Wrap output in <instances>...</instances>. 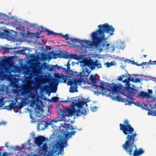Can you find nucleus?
I'll list each match as a JSON object with an SVG mask.
<instances>
[{"label":"nucleus","mask_w":156,"mask_h":156,"mask_svg":"<svg viewBox=\"0 0 156 156\" xmlns=\"http://www.w3.org/2000/svg\"><path fill=\"white\" fill-rule=\"evenodd\" d=\"M99 29L93 32L91 35L92 41L87 40H80V46L84 47L87 45L95 46L98 50L101 48V42L104 40H107L108 37L105 38L104 34L109 33L111 35H113L115 31V28L111 25L108 23L103 25L100 24L98 26Z\"/></svg>","instance_id":"f257e3e1"},{"label":"nucleus","mask_w":156,"mask_h":156,"mask_svg":"<svg viewBox=\"0 0 156 156\" xmlns=\"http://www.w3.org/2000/svg\"><path fill=\"white\" fill-rule=\"evenodd\" d=\"M124 124L121 123L119 124L120 129L122 131L124 134L127 135L123 147L126 149L127 147L132 146L133 144L134 138H135L137 134L135 133L134 128L132 127L129 124L128 120L125 119L123 122Z\"/></svg>","instance_id":"f03ea898"},{"label":"nucleus","mask_w":156,"mask_h":156,"mask_svg":"<svg viewBox=\"0 0 156 156\" xmlns=\"http://www.w3.org/2000/svg\"><path fill=\"white\" fill-rule=\"evenodd\" d=\"M99 62V60L98 59L93 61L90 58H85L83 61V65L84 68L83 71L80 73L79 76L81 77L88 76L91 71L87 67H88L91 70H94L96 67L98 69L102 68L101 64Z\"/></svg>","instance_id":"7ed1b4c3"},{"label":"nucleus","mask_w":156,"mask_h":156,"mask_svg":"<svg viewBox=\"0 0 156 156\" xmlns=\"http://www.w3.org/2000/svg\"><path fill=\"white\" fill-rule=\"evenodd\" d=\"M137 140V139L134 138V141L133 142V144L132 145V147H127L126 149L123 147V145L124 144H123L122 147L123 149L126 152L130 155H131L132 154L133 151V148L135 147V149L133 153V156H139L144 153V150H143L142 148H140L139 149H138L136 145H135L134 142Z\"/></svg>","instance_id":"20e7f679"},{"label":"nucleus","mask_w":156,"mask_h":156,"mask_svg":"<svg viewBox=\"0 0 156 156\" xmlns=\"http://www.w3.org/2000/svg\"><path fill=\"white\" fill-rule=\"evenodd\" d=\"M82 81L81 79L76 78L73 80H70L68 82V85H70L69 92L71 93L78 92L77 85L81 83Z\"/></svg>","instance_id":"39448f33"},{"label":"nucleus","mask_w":156,"mask_h":156,"mask_svg":"<svg viewBox=\"0 0 156 156\" xmlns=\"http://www.w3.org/2000/svg\"><path fill=\"white\" fill-rule=\"evenodd\" d=\"M137 90L133 87L128 86L126 91L122 93V94L126 96L127 98L132 97L136 93Z\"/></svg>","instance_id":"423d86ee"},{"label":"nucleus","mask_w":156,"mask_h":156,"mask_svg":"<svg viewBox=\"0 0 156 156\" xmlns=\"http://www.w3.org/2000/svg\"><path fill=\"white\" fill-rule=\"evenodd\" d=\"M100 86H102V87H99L98 88L100 89L102 91V93L103 94L105 95H109L111 97L112 94V90L110 87V86H108V88H105L104 86V84L102 83H100Z\"/></svg>","instance_id":"0eeeda50"},{"label":"nucleus","mask_w":156,"mask_h":156,"mask_svg":"<svg viewBox=\"0 0 156 156\" xmlns=\"http://www.w3.org/2000/svg\"><path fill=\"white\" fill-rule=\"evenodd\" d=\"M98 75L96 74L95 75H93V74H91L90 76V79L91 81V83H92L93 85L95 87V89L98 88L99 87H102V86H100V84L98 85L97 84V82H99L100 81L99 79H97L96 78V76ZM100 82L101 83V81L100 80Z\"/></svg>","instance_id":"6e6552de"},{"label":"nucleus","mask_w":156,"mask_h":156,"mask_svg":"<svg viewBox=\"0 0 156 156\" xmlns=\"http://www.w3.org/2000/svg\"><path fill=\"white\" fill-rule=\"evenodd\" d=\"M65 112H66V114L67 113H68V114H67V116L69 117L71 116L72 115H75L77 117L79 115V114L77 113V110L75 109L74 108L71 109L68 108L66 109Z\"/></svg>","instance_id":"1a4fd4ad"},{"label":"nucleus","mask_w":156,"mask_h":156,"mask_svg":"<svg viewBox=\"0 0 156 156\" xmlns=\"http://www.w3.org/2000/svg\"><path fill=\"white\" fill-rule=\"evenodd\" d=\"M0 37L10 39L11 38V34L7 30H2V31H0Z\"/></svg>","instance_id":"9d476101"},{"label":"nucleus","mask_w":156,"mask_h":156,"mask_svg":"<svg viewBox=\"0 0 156 156\" xmlns=\"http://www.w3.org/2000/svg\"><path fill=\"white\" fill-rule=\"evenodd\" d=\"M35 143L38 147L41 145L43 142L45 140V138L44 136H39L38 137H35L34 139Z\"/></svg>","instance_id":"9b49d317"},{"label":"nucleus","mask_w":156,"mask_h":156,"mask_svg":"<svg viewBox=\"0 0 156 156\" xmlns=\"http://www.w3.org/2000/svg\"><path fill=\"white\" fill-rule=\"evenodd\" d=\"M56 77L61 80H62V82L65 83H66L67 82L68 83L69 80H71L70 79H68L69 77L68 76L64 75L63 74L58 73L56 74Z\"/></svg>","instance_id":"f8f14e48"},{"label":"nucleus","mask_w":156,"mask_h":156,"mask_svg":"<svg viewBox=\"0 0 156 156\" xmlns=\"http://www.w3.org/2000/svg\"><path fill=\"white\" fill-rule=\"evenodd\" d=\"M110 86L112 90V95H115L118 93L120 91L121 88V87L118 86H113L111 84H108Z\"/></svg>","instance_id":"ddd939ff"},{"label":"nucleus","mask_w":156,"mask_h":156,"mask_svg":"<svg viewBox=\"0 0 156 156\" xmlns=\"http://www.w3.org/2000/svg\"><path fill=\"white\" fill-rule=\"evenodd\" d=\"M101 46H102L103 48L105 47L107 49H108L112 52L115 49V45L107 43V42H105L104 44H101Z\"/></svg>","instance_id":"4468645a"},{"label":"nucleus","mask_w":156,"mask_h":156,"mask_svg":"<svg viewBox=\"0 0 156 156\" xmlns=\"http://www.w3.org/2000/svg\"><path fill=\"white\" fill-rule=\"evenodd\" d=\"M126 101L130 105H131L132 104H134L137 106L140 105V102L136 100L133 99V97L126 98Z\"/></svg>","instance_id":"2eb2a0df"},{"label":"nucleus","mask_w":156,"mask_h":156,"mask_svg":"<svg viewBox=\"0 0 156 156\" xmlns=\"http://www.w3.org/2000/svg\"><path fill=\"white\" fill-rule=\"evenodd\" d=\"M87 102H84V101H79L78 102H72V105L73 107L77 106L79 108H82L83 106Z\"/></svg>","instance_id":"dca6fc26"},{"label":"nucleus","mask_w":156,"mask_h":156,"mask_svg":"<svg viewBox=\"0 0 156 156\" xmlns=\"http://www.w3.org/2000/svg\"><path fill=\"white\" fill-rule=\"evenodd\" d=\"M47 65L45 62H43V64L38 65L37 66V68L36 69V71L38 73L41 71L43 69H45L47 68Z\"/></svg>","instance_id":"f3484780"},{"label":"nucleus","mask_w":156,"mask_h":156,"mask_svg":"<svg viewBox=\"0 0 156 156\" xmlns=\"http://www.w3.org/2000/svg\"><path fill=\"white\" fill-rule=\"evenodd\" d=\"M111 97L113 99L119 101H126V99L123 98L119 95H117V94L115 95H112Z\"/></svg>","instance_id":"a211bd4d"},{"label":"nucleus","mask_w":156,"mask_h":156,"mask_svg":"<svg viewBox=\"0 0 156 156\" xmlns=\"http://www.w3.org/2000/svg\"><path fill=\"white\" fill-rule=\"evenodd\" d=\"M125 48L124 43L120 41L117 42L115 45V48L119 50H123Z\"/></svg>","instance_id":"6ab92c4d"},{"label":"nucleus","mask_w":156,"mask_h":156,"mask_svg":"<svg viewBox=\"0 0 156 156\" xmlns=\"http://www.w3.org/2000/svg\"><path fill=\"white\" fill-rule=\"evenodd\" d=\"M139 96H140L143 98H147L151 97V95L148 94L147 92H144L143 91H141L138 94Z\"/></svg>","instance_id":"aec40b11"},{"label":"nucleus","mask_w":156,"mask_h":156,"mask_svg":"<svg viewBox=\"0 0 156 156\" xmlns=\"http://www.w3.org/2000/svg\"><path fill=\"white\" fill-rule=\"evenodd\" d=\"M80 40L77 39V38H74L73 39H71V44L73 46L77 47L79 46H80V45H79L78 43H79L80 44Z\"/></svg>","instance_id":"412c9836"},{"label":"nucleus","mask_w":156,"mask_h":156,"mask_svg":"<svg viewBox=\"0 0 156 156\" xmlns=\"http://www.w3.org/2000/svg\"><path fill=\"white\" fill-rule=\"evenodd\" d=\"M62 114H59L58 117V120L61 121L63 120L66 116H67V114H66L65 111H63L62 112Z\"/></svg>","instance_id":"4be33fe9"},{"label":"nucleus","mask_w":156,"mask_h":156,"mask_svg":"<svg viewBox=\"0 0 156 156\" xmlns=\"http://www.w3.org/2000/svg\"><path fill=\"white\" fill-rule=\"evenodd\" d=\"M61 57L60 58H63L66 59L69 58L70 55L67 52H64L63 51H60Z\"/></svg>","instance_id":"5701e85b"},{"label":"nucleus","mask_w":156,"mask_h":156,"mask_svg":"<svg viewBox=\"0 0 156 156\" xmlns=\"http://www.w3.org/2000/svg\"><path fill=\"white\" fill-rule=\"evenodd\" d=\"M48 148V147L47 144L45 143L42 146L40 147V149L41 151H44L45 153H46L47 152H48V151H47Z\"/></svg>","instance_id":"b1692460"},{"label":"nucleus","mask_w":156,"mask_h":156,"mask_svg":"<svg viewBox=\"0 0 156 156\" xmlns=\"http://www.w3.org/2000/svg\"><path fill=\"white\" fill-rule=\"evenodd\" d=\"M15 103H10L8 106H6L5 107V109L9 111H11L13 109Z\"/></svg>","instance_id":"393cba45"},{"label":"nucleus","mask_w":156,"mask_h":156,"mask_svg":"<svg viewBox=\"0 0 156 156\" xmlns=\"http://www.w3.org/2000/svg\"><path fill=\"white\" fill-rule=\"evenodd\" d=\"M77 113H80L81 114H83L84 115H86L87 114V112L86 110V109L84 108H82L81 110H77Z\"/></svg>","instance_id":"a878e982"},{"label":"nucleus","mask_w":156,"mask_h":156,"mask_svg":"<svg viewBox=\"0 0 156 156\" xmlns=\"http://www.w3.org/2000/svg\"><path fill=\"white\" fill-rule=\"evenodd\" d=\"M49 88L52 90V92L55 93L57 91V87L54 86V83H51L49 85Z\"/></svg>","instance_id":"bb28decb"},{"label":"nucleus","mask_w":156,"mask_h":156,"mask_svg":"<svg viewBox=\"0 0 156 156\" xmlns=\"http://www.w3.org/2000/svg\"><path fill=\"white\" fill-rule=\"evenodd\" d=\"M150 107L152 109V112L154 115L156 116V103L154 105H150Z\"/></svg>","instance_id":"cd10ccee"},{"label":"nucleus","mask_w":156,"mask_h":156,"mask_svg":"<svg viewBox=\"0 0 156 156\" xmlns=\"http://www.w3.org/2000/svg\"><path fill=\"white\" fill-rule=\"evenodd\" d=\"M45 31L47 32V35H50L52 34H54L55 35H58V33H54L53 31H51L49 29H46Z\"/></svg>","instance_id":"c85d7f7f"},{"label":"nucleus","mask_w":156,"mask_h":156,"mask_svg":"<svg viewBox=\"0 0 156 156\" xmlns=\"http://www.w3.org/2000/svg\"><path fill=\"white\" fill-rule=\"evenodd\" d=\"M52 55L53 56V58L54 59H56L57 58H60L61 57V53L60 51L59 52L57 53H55L54 52H52Z\"/></svg>","instance_id":"c756f323"},{"label":"nucleus","mask_w":156,"mask_h":156,"mask_svg":"<svg viewBox=\"0 0 156 156\" xmlns=\"http://www.w3.org/2000/svg\"><path fill=\"white\" fill-rule=\"evenodd\" d=\"M43 124L44 125V127L48 126L49 124L47 122H46L45 121H41V122L39 124V126H41Z\"/></svg>","instance_id":"7c9ffc66"},{"label":"nucleus","mask_w":156,"mask_h":156,"mask_svg":"<svg viewBox=\"0 0 156 156\" xmlns=\"http://www.w3.org/2000/svg\"><path fill=\"white\" fill-rule=\"evenodd\" d=\"M78 56L74 54H71L70 55V59L73 58L75 59H78Z\"/></svg>","instance_id":"2f4dec72"},{"label":"nucleus","mask_w":156,"mask_h":156,"mask_svg":"<svg viewBox=\"0 0 156 156\" xmlns=\"http://www.w3.org/2000/svg\"><path fill=\"white\" fill-rule=\"evenodd\" d=\"M130 80H129L128 78V79H126L125 80L122 81V82L123 83H126V84L128 85V87L129 86V85H130Z\"/></svg>","instance_id":"473e14b6"},{"label":"nucleus","mask_w":156,"mask_h":156,"mask_svg":"<svg viewBox=\"0 0 156 156\" xmlns=\"http://www.w3.org/2000/svg\"><path fill=\"white\" fill-rule=\"evenodd\" d=\"M105 64L106 65V66L108 67H110L111 66L114 65L113 62V61H112L110 63H109L108 62H106Z\"/></svg>","instance_id":"72a5a7b5"},{"label":"nucleus","mask_w":156,"mask_h":156,"mask_svg":"<svg viewBox=\"0 0 156 156\" xmlns=\"http://www.w3.org/2000/svg\"><path fill=\"white\" fill-rule=\"evenodd\" d=\"M125 77V76L124 75H122L121 76H118V78H117V80H118V81H123L122 80V78H124Z\"/></svg>","instance_id":"f704fd0d"},{"label":"nucleus","mask_w":156,"mask_h":156,"mask_svg":"<svg viewBox=\"0 0 156 156\" xmlns=\"http://www.w3.org/2000/svg\"><path fill=\"white\" fill-rule=\"evenodd\" d=\"M91 111L93 112H95L98 109V108L96 106H94L91 108Z\"/></svg>","instance_id":"c9c22d12"},{"label":"nucleus","mask_w":156,"mask_h":156,"mask_svg":"<svg viewBox=\"0 0 156 156\" xmlns=\"http://www.w3.org/2000/svg\"><path fill=\"white\" fill-rule=\"evenodd\" d=\"M23 107V104L21 103L18 105L17 108L19 110H20Z\"/></svg>","instance_id":"e433bc0d"},{"label":"nucleus","mask_w":156,"mask_h":156,"mask_svg":"<svg viewBox=\"0 0 156 156\" xmlns=\"http://www.w3.org/2000/svg\"><path fill=\"white\" fill-rule=\"evenodd\" d=\"M148 62V63H149L150 65H156V61H153L152 62L151 60H150Z\"/></svg>","instance_id":"4c0bfd02"},{"label":"nucleus","mask_w":156,"mask_h":156,"mask_svg":"<svg viewBox=\"0 0 156 156\" xmlns=\"http://www.w3.org/2000/svg\"><path fill=\"white\" fill-rule=\"evenodd\" d=\"M141 79L140 78H136L135 79V81L134 83H136L137 82L138 83H140V80Z\"/></svg>","instance_id":"58836bf2"},{"label":"nucleus","mask_w":156,"mask_h":156,"mask_svg":"<svg viewBox=\"0 0 156 156\" xmlns=\"http://www.w3.org/2000/svg\"><path fill=\"white\" fill-rule=\"evenodd\" d=\"M148 64V62H143L142 63V69H144V66H147V64Z\"/></svg>","instance_id":"ea45409f"},{"label":"nucleus","mask_w":156,"mask_h":156,"mask_svg":"<svg viewBox=\"0 0 156 156\" xmlns=\"http://www.w3.org/2000/svg\"><path fill=\"white\" fill-rule=\"evenodd\" d=\"M36 101V100H32L31 102H30V105L31 106V105H32L33 106H34L35 104Z\"/></svg>","instance_id":"a19ab883"},{"label":"nucleus","mask_w":156,"mask_h":156,"mask_svg":"<svg viewBox=\"0 0 156 156\" xmlns=\"http://www.w3.org/2000/svg\"><path fill=\"white\" fill-rule=\"evenodd\" d=\"M29 87H26L24 88V90L26 93H27L28 92V91L29 90Z\"/></svg>","instance_id":"79ce46f5"},{"label":"nucleus","mask_w":156,"mask_h":156,"mask_svg":"<svg viewBox=\"0 0 156 156\" xmlns=\"http://www.w3.org/2000/svg\"><path fill=\"white\" fill-rule=\"evenodd\" d=\"M70 64L69 63V61L66 65V66H67V68H68V71H70Z\"/></svg>","instance_id":"37998d69"},{"label":"nucleus","mask_w":156,"mask_h":156,"mask_svg":"<svg viewBox=\"0 0 156 156\" xmlns=\"http://www.w3.org/2000/svg\"><path fill=\"white\" fill-rule=\"evenodd\" d=\"M76 132L75 131H73L70 132H69L70 133V137H71L72 135H73L76 133Z\"/></svg>","instance_id":"c03bdc74"},{"label":"nucleus","mask_w":156,"mask_h":156,"mask_svg":"<svg viewBox=\"0 0 156 156\" xmlns=\"http://www.w3.org/2000/svg\"><path fill=\"white\" fill-rule=\"evenodd\" d=\"M129 80H130V81H132L133 82H134L135 79L131 76H129L128 77Z\"/></svg>","instance_id":"a18cd8bd"},{"label":"nucleus","mask_w":156,"mask_h":156,"mask_svg":"<svg viewBox=\"0 0 156 156\" xmlns=\"http://www.w3.org/2000/svg\"><path fill=\"white\" fill-rule=\"evenodd\" d=\"M64 36L65 37V38L66 40H69V36L68 34H66Z\"/></svg>","instance_id":"49530a36"},{"label":"nucleus","mask_w":156,"mask_h":156,"mask_svg":"<svg viewBox=\"0 0 156 156\" xmlns=\"http://www.w3.org/2000/svg\"><path fill=\"white\" fill-rule=\"evenodd\" d=\"M59 99L58 97H54L52 98V99L53 100V101L54 102H57L58 101V99Z\"/></svg>","instance_id":"de8ad7c7"},{"label":"nucleus","mask_w":156,"mask_h":156,"mask_svg":"<svg viewBox=\"0 0 156 156\" xmlns=\"http://www.w3.org/2000/svg\"><path fill=\"white\" fill-rule=\"evenodd\" d=\"M77 127H75V128L74 127H72L71 128H70V129H73V130H74V129H76L79 131H81V130H82V128H80L79 129H77Z\"/></svg>","instance_id":"09e8293b"},{"label":"nucleus","mask_w":156,"mask_h":156,"mask_svg":"<svg viewBox=\"0 0 156 156\" xmlns=\"http://www.w3.org/2000/svg\"><path fill=\"white\" fill-rule=\"evenodd\" d=\"M65 136L66 138H69L71 137H70V133L69 132L68 133L66 134L65 135Z\"/></svg>","instance_id":"8fccbe9b"},{"label":"nucleus","mask_w":156,"mask_h":156,"mask_svg":"<svg viewBox=\"0 0 156 156\" xmlns=\"http://www.w3.org/2000/svg\"><path fill=\"white\" fill-rule=\"evenodd\" d=\"M140 105L139 106H138L140 107L141 108L144 109V105L143 104L141 103V102H140Z\"/></svg>","instance_id":"3c124183"},{"label":"nucleus","mask_w":156,"mask_h":156,"mask_svg":"<svg viewBox=\"0 0 156 156\" xmlns=\"http://www.w3.org/2000/svg\"><path fill=\"white\" fill-rule=\"evenodd\" d=\"M129 61L130 62V63L133 65H135L136 63L134 60H131L129 59Z\"/></svg>","instance_id":"603ef678"},{"label":"nucleus","mask_w":156,"mask_h":156,"mask_svg":"<svg viewBox=\"0 0 156 156\" xmlns=\"http://www.w3.org/2000/svg\"><path fill=\"white\" fill-rule=\"evenodd\" d=\"M148 94L150 95V94H151L153 92L152 90L148 89Z\"/></svg>","instance_id":"864d4df0"},{"label":"nucleus","mask_w":156,"mask_h":156,"mask_svg":"<svg viewBox=\"0 0 156 156\" xmlns=\"http://www.w3.org/2000/svg\"><path fill=\"white\" fill-rule=\"evenodd\" d=\"M62 70H63V71H65L66 72L69 71H68V68H67L66 69L65 68H63V67H62Z\"/></svg>","instance_id":"5fc2aeb1"},{"label":"nucleus","mask_w":156,"mask_h":156,"mask_svg":"<svg viewBox=\"0 0 156 156\" xmlns=\"http://www.w3.org/2000/svg\"><path fill=\"white\" fill-rule=\"evenodd\" d=\"M55 66H56V68L58 69H62V67L58 66L57 65H56Z\"/></svg>","instance_id":"6e6d98bb"},{"label":"nucleus","mask_w":156,"mask_h":156,"mask_svg":"<svg viewBox=\"0 0 156 156\" xmlns=\"http://www.w3.org/2000/svg\"><path fill=\"white\" fill-rule=\"evenodd\" d=\"M143 104L144 105V109H145L144 108L145 107H146V109H147V104H145V102H144L143 103Z\"/></svg>","instance_id":"4d7b16f0"},{"label":"nucleus","mask_w":156,"mask_h":156,"mask_svg":"<svg viewBox=\"0 0 156 156\" xmlns=\"http://www.w3.org/2000/svg\"><path fill=\"white\" fill-rule=\"evenodd\" d=\"M84 101V102H87V103L88 102H89L90 101V100L87 99L86 100H85V99H83Z\"/></svg>","instance_id":"13d9d810"},{"label":"nucleus","mask_w":156,"mask_h":156,"mask_svg":"<svg viewBox=\"0 0 156 156\" xmlns=\"http://www.w3.org/2000/svg\"><path fill=\"white\" fill-rule=\"evenodd\" d=\"M4 98H0V105L2 103V102L3 101Z\"/></svg>","instance_id":"bf43d9fd"},{"label":"nucleus","mask_w":156,"mask_h":156,"mask_svg":"<svg viewBox=\"0 0 156 156\" xmlns=\"http://www.w3.org/2000/svg\"><path fill=\"white\" fill-rule=\"evenodd\" d=\"M135 65H136L138 66H142V63L141 64H138L137 63H136Z\"/></svg>","instance_id":"052dcab7"},{"label":"nucleus","mask_w":156,"mask_h":156,"mask_svg":"<svg viewBox=\"0 0 156 156\" xmlns=\"http://www.w3.org/2000/svg\"><path fill=\"white\" fill-rule=\"evenodd\" d=\"M58 35H61L62 36V38H65V37L64 36V35H63L62 34H59L58 33Z\"/></svg>","instance_id":"680f3d73"},{"label":"nucleus","mask_w":156,"mask_h":156,"mask_svg":"<svg viewBox=\"0 0 156 156\" xmlns=\"http://www.w3.org/2000/svg\"><path fill=\"white\" fill-rule=\"evenodd\" d=\"M8 142H7L5 144V146L7 148L9 147V146H8Z\"/></svg>","instance_id":"e2e57ef3"},{"label":"nucleus","mask_w":156,"mask_h":156,"mask_svg":"<svg viewBox=\"0 0 156 156\" xmlns=\"http://www.w3.org/2000/svg\"><path fill=\"white\" fill-rule=\"evenodd\" d=\"M5 122H2L0 123V125L2 124H5Z\"/></svg>","instance_id":"0e129e2a"},{"label":"nucleus","mask_w":156,"mask_h":156,"mask_svg":"<svg viewBox=\"0 0 156 156\" xmlns=\"http://www.w3.org/2000/svg\"><path fill=\"white\" fill-rule=\"evenodd\" d=\"M53 68H51L50 69V70L51 71H53Z\"/></svg>","instance_id":"69168bd1"},{"label":"nucleus","mask_w":156,"mask_h":156,"mask_svg":"<svg viewBox=\"0 0 156 156\" xmlns=\"http://www.w3.org/2000/svg\"><path fill=\"white\" fill-rule=\"evenodd\" d=\"M72 125H71V124H68V127H69L70 126H71V127H72Z\"/></svg>","instance_id":"338daca9"},{"label":"nucleus","mask_w":156,"mask_h":156,"mask_svg":"<svg viewBox=\"0 0 156 156\" xmlns=\"http://www.w3.org/2000/svg\"><path fill=\"white\" fill-rule=\"evenodd\" d=\"M30 118L31 119H33V118L32 117V116L31 114H30Z\"/></svg>","instance_id":"774afa93"}]
</instances>
